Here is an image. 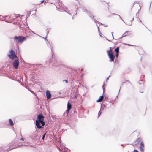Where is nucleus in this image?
<instances>
[{
  "mask_svg": "<svg viewBox=\"0 0 152 152\" xmlns=\"http://www.w3.org/2000/svg\"><path fill=\"white\" fill-rule=\"evenodd\" d=\"M44 117L42 114L40 113L37 116V119L36 120V125L38 129L42 128V126L45 125L44 121Z\"/></svg>",
  "mask_w": 152,
  "mask_h": 152,
  "instance_id": "f257e3e1",
  "label": "nucleus"
},
{
  "mask_svg": "<svg viewBox=\"0 0 152 152\" xmlns=\"http://www.w3.org/2000/svg\"><path fill=\"white\" fill-rule=\"evenodd\" d=\"M140 142L139 144V149L141 152H144L145 148L144 143L142 141V139L139 138L137 139L136 141H135L134 143V145H136L138 144Z\"/></svg>",
  "mask_w": 152,
  "mask_h": 152,
  "instance_id": "f03ea898",
  "label": "nucleus"
},
{
  "mask_svg": "<svg viewBox=\"0 0 152 152\" xmlns=\"http://www.w3.org/2000/svg\"><path fill=\"white\" fill-rule=\"evenodd\" d=\"M23 16V15H20L19 14H14L11 15L9 17L7 16L6 17V19H7L10 18L9 20H7L6 21L7 22H10L11 21V20H12L16 19V20H20L21 19V17Z\"/></svg>",
  "mask_w": 152,
  "mask_h": 152,
  "instance_id": "7ed1b4c3",
  "label": "nucleus"
},
{
  "mask_svg": "<svg viewBox=\"0 0 152 152\" xmlns=\"http://www.w3.org/2000/svg\"><path fill=\"white\" fill-rule=\"evenodd\" d=\"M107 53L110 59V61L113 62L114 61V56L113 54L111 47L110 48V50L107 51Z\"/></svg>",
  "mask_w": 152,
  "mask_h": 152,
  "instance_id": "20e7f679",
  "label": "nucleus"
},
{
  "mask_svg": "<svg viewBox=\"0 0 152 152\" xmlns=\"http://www.w3.org/2000/svg\"><path fill=\"white\" fill-rule=\"evenodd\" d=\"M8 56L9 58L12 59L13 60L15 58H17V56L15 54V52L13 50H11L9 51V54L8 55Z\"/></svg>",
  "mask_w": 152,
  "mask_h": 152,
  "instance_id": "39448f33",
  "label": "nucleus"
},
{
  "mask_svg": "<svg viewBox=\"0 0 152 152\" xmlns=\"http://www.w3.org/2000/svg\"><path fill=\"white\" fill-rule=\"evenodd\" d=\"M26 39L25 37H24L22 36H15V39L16 41V42L18 43H22Z\"/></svg>",
  "mask_w": 152,
  "mask_h": 152,
  "instance_id": "423d86ee",
  "label": "nucleus"
},
{
  "mask_svg": "<svg viewBox=\"0 0 152 152\" xmlns=\"http://www.w3.org/2000/svg\"><path fill=\"white\" fill-rule=\"evenodd\" d=\"M19 65V62L18 60V59H16L15 60L14 62L13 63V67L15 69H17Z\"/></svg>",
  "mask_w": 152,
  "mask_h": 152,
  "instance_id": "0eeeda50",
  "label": "nucleus"
},
{
  "mask_svg": "<svg viewBox=\"0 0 152 152\" xmlns=\"http://www.w3.org/2000/svg\"><path fill=\"white\" fill-rule=\"evenodd\" d=\"M72 107V105L71 104H70L69 102H68L67 104V109L66 111L67 113H68L69 111L70 110Z\"/></svg>",
  "mask_w": 152,
  "mask_h": 152,
  "instance_id": "6e6552de",
  "label": "nucleus"
},
{
  "mask_svg": "<svg viewBox=\"0 0 152 152\" xmlns=\"http://www.w3.org/2000/svg\"><path fill=\"white\" fill-rule=\"evenodd\" d=\"M46 96L48 99H50L51 96L50 92L48 90L46 91Z\"/></svg>",
  "mask_w": 152,
  "mask_h": 152,
  "instance_id": "1a4fd4ad",
  "label": "nucleus"
},
{
  "mask_svg": "<svg viewBox=\"0 0 152 152\" xmlns=\"http://www.w3.org/2000/svg\"><path fill=\"white\" fill-rule=\"evenodd\" d=\"M103 98L104 97L103 95L101 96L98 100H97L96 102H101L103 99Z\"/></svg>",
  "mask_w": 152,
  "mask_h": 152,
  "instance_id": "9d476101",
  "label": "nucleus"
},
{
  "mask_svg": "<svg viewBox=\"0 0 152 152\" xmlns=\"http://www.w3.org/2000/svg\"><path fill=\"white\" fill-rule=\"evenodd\" d=\"M48 1L47 0H41L38 4L40 5L42 4V3L44 2L45 3H47L48 2Z\"/></svg>",
  "mask_w": 152,
  "mask_h": 152,
  "instance_id": "9b49d317",
  "label": "nucleus"
},
{
  "mask_svg": "<svg viewBox=\"0 0 152 152\" xmlns=\"http://www.w3.org/2000/svg\"><path fill=\"white\" fill-rule=\"evenodd\" d=\"M9 121L10 124L11 126H13L14 125V123H13L12 120L11 119H9Z\"/></svg>",
  "mask_w": 152,
  "mask_h": 152,
  "instance_id": "f8f14e48",
  "label": "nucleus"
},
{
  "mask_svg": "<svg viewBox=\"0 0 152 152\" xmlns=\"http://www.w3.org/2000/svg\"><path fill=\"white\" fill-rule=\"evenodd\" d=\"M115 50L116 53H119V48L117 47V48L115 49Z\"/></svg>",
  "mask_w": 152,
  "mask_h": 152,
  "instance_id": "ddd939ff",
  "label": "nucleus"
},
{
  "mask_svg": "<svg viewBox=\"0 0 152 152\" xmlns=\"http://www.w3.org/2000/svg\"><path fill=\"white\" fill-rule=\"evenodd\" d=\"M105 86L104 85V84L102 86V88L103 89V92L104 93L105 91Z\"/></svg>",
  "mask_w": 152,
  "mask_h": 152,
  "instance_id": "4468645a",
  "label": "nucleus"
},
{
  "mask_svg": "<svg viewBox=\"0 0 152 152\" xmlns=\"http://www.w3.org/2000/svg\"><path fill=\"white\" fill-rule=\"evenodd\" d=\"M75 97V98H77L78 97V95L77 94H76V95H75L74 96Z\"/></svg>",
  "mask_w": 152,
  "mask_h": 152,
  "instance_id": "2eb2a0df",
  "label": "nucleus"
},
{
  "mask_svg": "<svg viewBox=\"0 0 152 152\" xmlns=\"http://www.w3.org/2000/svg\"><path fill=\"white\" fill-rule=\"evenodd\" d=\"M45 135H46V133H45L43 135L42 137V139L44 140V138H45Z\"/></svg>",
  "mask_w": 152,
  "mask_h": 152,
  "instance_id": "dca6fc26",
  "label": "nucleus"
},
{
  "mask_svg": "<svg viewBox=\"0 0 152 152\" xmlns=\"http://www.w3.org/2000/svg\"><path fill=\"white\" fill-rule=\"evenodd\" d=\"M118 53H116L115 55V56H116V57H117V58L118 57Z\"/></svg>",
  "mask_w": 152,
  "mask_h": 152,
  "instance_id": "f3484780",
  "label": "nucleus"
},
{
  "mask_svg": "<svg viewBox=\"0 0 152 152\" xmlns=\"http://www.w3.org/2000/svg\"><path fill=\"white\" fill-rule=\"evenodd\" d=\"M133 152H139L138 151L136 150H134Z\"/></svg>",
  "mask_w": 152,
  "mask_h": 152,
  "instance_id": "a211bd4d",
  "label": "nucleus"
},
{
  "mask_svg": "<svg viewBox=\"0 0 152 152\" xmlns=\"http://www.w3.org/2000/svg\"><path fill=\"white\" fill-rule=\"evenodd\" d=\"M63 81H65L66 82V83H68V80H63Z\"/></svg>",
  "mask_w": 152,
  "mask_h": 152,
  "instance_id": "6ab92c4d",
  "label": "nucleus"
},
{
  "mask_svg": "<svg viewBox=\"0 0 152 152\" xmlns=\"http://www.w3.org/2000/svg\"><path fill=\"white\" fill-rule=\"evenodd\" d=\"M101 114V113L99 111V113H98V117H99V116L100 115V114Z\"/></svg>",
  "mask_w": 152,
  "mask_h": 152,
  "instance_id": "aec40b11",
  "label": "nucleus"
},
{
  "mask_svg": "<svg viewBox=\"0 0 152 152\" xmlns=\"http://www.w3.org/2000/svg\"><path fill=\"white\" fill-rule=\"evenodd\" d=\"M126 82H128L129 83V80H126V81L125 82H124V83H125ZM123 83H124V82H123Z\"/></svg>",
  "mask_w": 152,
  "mask_h": 152,
  "instance_id": "412c9836",
  "label": "nucleus"
},
{
  "mask_svg": "<svg viewBox=\"0 0 152 152\" xmlns=\"http://www.w3.org/2000/svg\"><path fill=\"white\" fill-rule=\"evenodd\" d=\"M20 140L21 141H23L24 140L23 139V138H21L20 139Z\"/></svg>",
  "mask_w": 152,
  "mask_h": 152,
  "instance_id": "4be33fe9",
  "label": "nucleus"
},
{
  "mask_svg": "<svg viewBox=\"0 0 152 152\" xmlns=\"http://www.w3.org/2000/svg\"><path fill=\"white\" fill-rule=\"evenodd\" d=\"M31 92L32 93L34 94V95H36L35 94V93H34V92H33V91H31Z\"/></svg>",
  "mask_w": 152,
  "mask_h": 152,
  "instance_id": "5701e85b",
  "label": "nucleus"
},
{
  "mask_svg": "<svg viewBox=\"0 0 152 152\" xmlns=\"http://www.w3.org/2000/svg\"><path fill=\"white\" fill-rule=\"evenodd\" d=\"M19 23L18 22H16L15 24L16 25L18 24Z\"/></svg>",
  "mask_w": 152,
  "mask_h": 152,
  "instance_id": "b1692460",
  "label": "nucleus"
},
{
  "mask_svg": "<svg viewBox=\"0 0 152 152\" xmlns=\"http://www.w3.org/2000/svg\"><path fill=\"white\" fill-rule=\"evenodd\" d=\"M13 23L14 24H15V22H13Z\"/></svg>",
  "mask_w": 152,
  "mask_h": 152,
  "instance_id": "393cba45",
  "label": "nucleus"
},
{
  "mask_svg": "<svg viewBox=\"0 0 152 152\" xmlns=\"http://www.w3.org/2000/svg\"><path fill=\"white\" fill-rule=\"evenodd\" d=\"M134 5V4H133L132 5H133H133Z\"/></svg>",
  "mask_w": 152,
  "mask_h": 152,
  "instance_id": "a878e982",
  "label": "nucleus"
}]
</instances>
